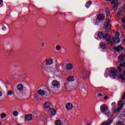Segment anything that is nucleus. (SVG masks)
Listing matches in <instances>:
<instances>
[{"instance_id":"nucleus-1","label":"nucleus","mask_w":125,"mask_h":125,"mask_svg":"<svg viewBox=\"0 0 125 125\" xmlns=\"http://www.w3.org/2000/svg\"><path fill=\"white\" fill-rule=\"evenodd\" d=\"M54 61L52 59H47L45 60V64H44V69L48 74H50L51 71H53L54 69L52 66H50L53 64Z\"/></svg>"},{"instance_id":"nucleus-2","label":"nucleus","mask_w":125,"mask_h":125,"mask_svg":"<svg viewBox=\"0 0 125 125\" xmlns=\"http://www.w3.org/2000/svg\"><path fill=\"white\" fill-rule=\"evenodd\" d=\"M104 39L107 42H110L111 44L113 43V42L115 43L120 42V38H115L113 37L112 39L111 40V37L109 34H105L104 35Z\"/></svg>"},{"instance_id":"nucleus-3","label":"nucleus","mask_w":125,"mask_h":125,"mask_svg":"<svg viewBox=\"0 0 125 125\" xmlns=\"http://www.w3.org/2000/svg\"><path fill=\"white\" fill-rule=\"evenodd\" d=\"M111 21L110 19H107L104 26V29L105 30V32H109L111 30Z\"/></svg>"},{"instance_id":"nucleus-4","label":"nucleus","mask_w":125,"mask_h":125,"mask_svg":"<svg viewBox=\"0 0 125 125\" xmlns=\"http://www.w3.org/2000/svg\"><path fill=\"white\" fill-rule=\"evenodd\" d=\"M38 94H36L34 95V97L37 100H42V98L41 96H42L43 95H44V93H45V91L43 90L40 89L38 90Z\"/></svg>"},{"instance_id":"nucleus-5","label":"nucleus","mask_w":125,"mask_h":125,"mask_svg":"<svg viewBox=\"0 0 125 125\" xmlns=\"http://www.w3.org/2000/svg\"><path fill=\"white\" fill-rule=\"evenodd\" d=\"M110 77L113 78V79H116L118 76V70L116 68L112 67L110 70L109 73Z\"/></svg>"},{"instance_id":"nucleus-6","label":"nucleus","mask_w":125,"mask_h":125,"mask_svg":"<svg viewBox=\"0 0 125 125\" xmlns=\"http://www.w3.org/2000/svg\"><path fill=\"white\" fill-rule=\"evenodd\" d=\"M100 109L103 113L104 114H109V110H108V106L106 104H102L101 106Z\"/></svg>"},{"instance_id":"nucleus-7","label":"nucleus","mask_w":125,"mask_h":125,"mask_svg":"<svg viewBox=\"0 0 125 125\" xmlns=\"http://www.w3.org/2000/svg\"><path fill=\"white\" fill-rule=\"evenodd\" d=\"M125 104V102L123 100L119 101L118 102L117 105L118 107L117 108L118 111H121L122 109H123V107H124V105Z\"/></svg>"},{"instance_id":"nucleus-8","label":"nucleus","mask_w":125,"mask_h":125,"mask_svg":"<svg viewBox=\"0 0 125 125\" xmlns=\"http://www.w3.org/2000/svg\"><path fill=\"white\" fill-rule=\"evenodd\" d=\"M43 107L44 109H46V110H48V111H49V110H52V104L50 102H46L44 103Z\"/></svg>"},{"instance_id":"nucleus-9","label":"nucleus","mask_w":125,"mask_h":125,"mask_svg":"<svg viewBox=\"0 0 125 125\" xmlns=\"http://www.w3.org/2000/svg\"><path fill=\"white\" fill-rule=\"evenodd\" d=\"M25 121H27L28 122H30V121H32V120H33V115L32 114L25 115Z\"/></svg>"},{"instance_id":"nucleus-10","label":"nucleus","mask_w":125,"mask_h":125,"mask_svg":"<svg viewBox=\"0 0 125 125\" xmlns=\"http://www.w3.org/2000/svg\"><path fill=\"white\" fill-rule=\"evenodd\" d=\"M51 97V94L49 91L45 92L44 94V98L45 99H48Z\"/></svg>"},{"instance_id":"nucleus-11","label":"nucleus","mask_w":125,"mask_h":125,"mask_svg":"<svg viewBox=\"0 0 125 125\" xmlns=\"http://www.w3.org/2000/svg\"><path fill=\"white\" fill-rule=\"evenodd\" d=\"M60 84V82L56 80H55L52 82V85L54 87L58 86Z\"/></svg>"},{"instance_id":"nucleus-12","label":"nucleus","mask_w":125,"mask_h":125,"mask_svg":"<svg viewBox=\"0 0 125 125\" xmlns=\"http://www.w3.org/2000/svg\"><path fill=\"white\" fill-rule=\"evenodd\" d=\"M104 18H105V15L103 14H99L98 15L97 19L99 21L103 20V19H104Z\"/></svg>"},{"instance_id":"nucleus-13","label":"nucleus","mask_w":125,"mask_h":125,"mask_svg":"<svg viewBox=\"0 0 125 125\" xmlns=\"http://www.w3.org/2000/svg\"><path fill=\"white\" fill-rule=\"evenodd\" d=\"M114 49L116 51H122V50H124V47L122 46V45H119L117 47H115Z\"/></svg>"},{"instance_id":"nucleus-14","label":"nucleus","mask_w":125,"mask_h":125,"mask_svg":"<svg viewBox=\"0 0 125 125\" xmlns=\"http://www.w3.org/2000/svg\"><path fill=\"white\" fill-rule=\"evenodd\" d=\"M59 67H60V65L58 63L56 64V66L55 67L52 66V68L54 69L51 71V73H55L57 69H59Z\"/></svg>"},{"instance_id":"nucleus-15","label":"nucleus","mask_w":125,"mask_h":125,"mask_svg":"<svg viewBox=\"0 0 125 125\" xmlns=\"http://www.w3.org/2000/svg\"><path fill=\"white\" fill-rule=\"evenodd\" d=\"M66 108L67 110H71L73 108V105L71 103H68L66 104Z\"/></svg>"},{"instance_id":"nucleus-16","label":"nucleus","mask_w":125,"mask_h":125,"mask_svg":"<svg viewBox=\"0 0 125 125\" xmlns=\"http://www.w3.org/2000/svg\"><path fill=\"white\" fill-rule=\"evenodd\" d=\"M80 72L83 78H85L87 76V75L86 74V70H81Z\"/></svg>"},{"instance_id":"nucleus-17","label":"nucleus","mask_w":125,"mask_h":125,"mask_svg":"<svg viewBox=\"0 0 125 125\" xmlns=\"http://www.w3.org/2000/svg\"><path fill=\"white\" fill-rule=\"evenodd\" d=\"M68 82H74L75 81V77L73 76H70L67 78Z\"/></svg>"},{"instance_id":"nucleus-18","label":"nucleus","mask_w":125,"mask_h":125,"mask_svg":"<svg viewBox=\"0 0 125 125\" xmlns=\"http://www.w3.org/2000/svg\"><path fill=\"white\" fill-rule=\"evenodd\" d=\"M113 122L112 119H110L108 122H104L101 125H111L112 122Z\"/></svg>"},{"instance_id":"nucleus-19","label":"nucleus","mask_w":125,"mask_h":125,"mask_svg":"<svg viewBox=\"0 0 125 125\" xmlns=\"http://www.w3.org/2000/svg\"><path fill=\"white\" fill-rule=\"evenodd\" d=\"M73 69V64L69 63L66 65V70H72Z\"/></svg>"},{"instance_id":"nucleus-20","label":"nucleus","mask_w":125,"mask_h":125,"mask_svg":"<svg viewBox=\"0 0 125 125\" xmlns=\"http://www.w3.org/2000/svg\"><path fill=\"white\" fill-rule=\"evenodd\" d=\"M111 4L113 5H119L120 3L118 1V0H113L111 2Z\"/></svg>"},{"instance_id":"nucleus-21","label":"nucleus","mask_w":125,"mask_h":125,"mask_svg":"<svg viewBox=\"0 0 125 125\" xmlns=\"http://www.w3.org/2000/svg\"><path fill=\"white\" fill-rule=\"evenodd\" d=\"M24 87L23 86V84H19L17 85V89L21 91L23 90Z\"/></svg>"},{"instance_id":"nucleus-22","label":"nucleus","mask_w":125,"mask_h":125,"mask_svg":"<svg viewBox=\"0 0 125 125\" xmlns=\"http://www.w3.org/2000/svg\"><path fill=\"white\" fill-rule=\"evenodd\" d=\"M98 36L99 39H104V34H103V33H102V32H99L98 34Z\"/></svg>"},{"instance_id":"nucleus-23","label":"nucleus","mask_w":125,"mask_h":125,"mask_svg":"<svg viewBox=\"0 0 125 125\" xmlns=\"http://www.w3.org/2000/svg\"><path fill=\"white\" fill-rule=\"evenodd\" d=\"M120 79L122 80L123 82L125 83V75L124 74H121L119 76Z\"/></svg>"},{"instance_id":"nucleus-24","label":"nucleus","mask_w":125,"mask_h":125,"mask_svg":"<svg viewBox=\"0 0 125 125\" xmlns=\"http://www.w3.org/2000/svg\"><path fill=\"white\" fill-rule=\"evenodd\" d=\"M100 45L101 47V48H103V49H106V45L105 43L103 42H102L100 43Z\"/></svg>"},{"instance_id":"nucleus-25","label":"nucleus","mask_w":125,"mask_h":125,"mask_svg":"<svg viewBox=\"0 0 125 125\" xmlns=\"http://www.w3.org/2000/svg\"><path fill=\"white\" fill-rule=\"evenodd\" d=\"M49 111L51 112L52 115H55L56 114V110L54 109L53 107H52V109H49Z\"/></svg>"},{"instance_id":"nucleus-26","label":"nucleus","mask_w":125,"mask_h":125,"mask_svg":"<svg viewBox=\"0 0 125 125\" xmlns=\"http://www.w3.org/2000/svg\"><path fill=\"white\" fill-rule=\"evenodd\" d=\"M90 5H91V1H89L88 2H87L85 4V6L86 7H87V8H88V7H89L90 6Z\"/></svg>"},{"instance_id":"nucleus-27","label":"nucleus","mask_w":125,"mask_h":125,"mask_svg":"<svg viewBox=\"0 0 125 125\" xmlns=\"http://www.w3.org/2000/svg\"><path fill=\"white\" fill-rule=\"evenodd\" d=\"M15 93H16V97H21V96H20V92H19V91H17V90L16 91Z\"/></svg>"},{"instance_id":"nucleus-28","label":"nucleus","mask_w":125,"mask_h":125,"mask_svg":"<svg viewBox=\"0 0 125 125\" xmlns=\"http://www.w3.org/2000/svg\"><path fill=\"white\" fill-rule=\"evenodd\" d=\"M105 11L106 13L107 16H108V17H109V16H110V11H109V9L106 8L105 9Z\"/></svg>"},{"instance_id":"nucleus-29","label":"nucleus","mask_w":125,"mask_h":125,"mask_svg":"<svg viewBox=\"0 0 125 125\" xmlns=\"http://www.w3.org/2000/svg\"><path fill=\"white\" fill-rule=\"evenodd\" d=\"M56 50H58V51L61 50V46H60V45H57L56 46Z\"/></svg>"},{"instance_id":"nucleus-30","label":"nucleus","mask_w":125,"mask_h":125,"mask_svg":"<svg viewBox=\"0 0 125 125\" xmlns=\"http://www.w3.org/2000/svg\"><path fill=\"white\" fill-rule=\"evenodd\" d=\"M13 93H14L13 91H12V90H9V91H8L7 95L11 96L12 95V94H13Z\"/></svg>"},{"instance_id":"nucleus-31","label":"nucleus","mask_w":125,"mask_h":125,"mask_svg":"<svg viewBox=\"0 0 125 125\" xmlns=\"http://www.w3.org/2000/svg\"><path fill=\"white\" fill-rule=\"evenodd\" d=\"M118 6H119V5H115L113 6V9L114 11H116V10H117Z\"/></svg>"},{"instance_id":"nucleus-32","label":"nucleus","mask_w":125,"mask_h":125,"mask_svg":"<svg viewBox=\"0 0 125 125\" xmlns=\"http://www.w3.org/2000/svg\"><path fill=\"white\" fill-rule=\"evenodd\" d=\"M13 115L15 116V117H17L18 116V111H14L13 112Z\"/></svg>"},{"instance_id":"nucleus-33","label":"nucleus","mask_w":125,"mask_h":125,"mask_svg":"<svg viewBox=\"0 0 125 125\" xmlns=\"http://www.w3.org/2000/svg\"><path fill=\"white\" fill-rule=\"evenodd\" d=\"M1 119H4L5 117H6V114L5 113H1L0 114Z\"/></svg>"},{"instance_id":"nucleus-34","label":"nucleus","mask_w":125,"mask_h":125,"mask_svg":"<svg viewBox=\"0 0 125 125\" xmlns=\"http://www.w3.org/2000/svg\"><path fill=\"white\" fill-rule=\"evenodd\" d=\"M122 13H123V9H120L119 10V12L118 13V15H119V16H121V15H122Z\"/></svg>"},{"instance_id":"nucleus-35","label":"nucleus","mask_w":125,"mask_h":125,"mask_svg":"<svg viewBox=\"0 0 125 125\" xmlns=\"http://www.w3.org/2000/svg\"><path fill=\"white\" fill-rule=\"evenodd\" d=\"M56 125H61V121L60 120H57L55 123Z\"/></svg>"},{"instance_id":"nucleus-36","label":"nucleus","mask_w":125,"mask_h":125,"mask_svg":"<svg viewBox=\"0 0 125 125\" xmlns=\"http://www.w3.org/2000/svg\"><path fill=\"white\" fill-rule=\"evenodd\" d=\"M117 125H124V123H122L121 121H118L116 123Z\"/></svg>"},{"instance_id":"nucleus-37","label":"nucleus","mask_w":125,"mask_h":125,"mask_svg":"<svg viewBox=\"0 0 125 125\" xmlns=\"http://www.w3.org/2000/svg\"><path fill=\"white\" fill-rule=\"evenodd\" d=\"M119 60H123L124 59V55H120V56L119 57Z\"/></svg>"},{"instance_id":"nucleus-38","label":"nucleus","mask_w":125,"mask_h":125,"mask_svg":"<svg viewBox=\"0 0 125 125\" xmlns=\"http://www.w3.org/2000/svg\"><path fill=\"white\" fill-rule=\"evenodd\" d=\"M2 30L3 31H5V30H6V27H5L3 24L2 25Z\"/></svg>"},{"instance_id":"nucleus-39","label":"nucleus","mask_w":125,"mask_h":125,"mask_svg":"<svg viewBox=\"0 0 125 125\" xmlns=\"http://www.w3.org/2000/svg\"><path fill=\"white\" fill-rule=\"evenodd\" d=\"M117 69H118L119 72H122V68H121V66H118Z\"/></svg>"},{"instance_id":"nucleus-40","label":"nucleus","mask_w":125,"mask_h":125,"mask_svg":"<svg viewBox=\"0 0 125 125\" xmlns=\"http://www.w3.org/2000/svg\"><path fill=\"white\" fill-rule=\"evenodd\" d=\"M122 98V100H124L125 99V92H124V94L123 95Z\"/></svg>"},{"instance_id":"nucleus-41","label":"nucleus","mask_w":125,"mask_h":125,"mask_svg":"<svg viewBox=\"0 0 125 125\" xmlns=\"http://www.w3.org/2000/svg\"><path fill=\"white\" fill-rule=\"evenodd\" d=\"M125 62L120 64V67H125Z\"/></svg>"},{"instance_id":"nucleus-42","label":"nucleus","mask_w":125,"mask_h":125,"mask_svg":"<svg viewBox=\"0 0 125 125\" xmlns=\"http://www.w3.org/2000/svg\"><path fill=\"white\" fill-rule=\"evenodd\" d=\"M99 20H97V21H96V22L95 23V24H96V25H98V24H99Z\"/></svg>"},{"instance_id":"nucleus-43","label":"nucleus","mask_w":125,"mask_h":125,"mask_svg":"<svg viewBox=\"0 0 125 125\" xmlns=\"http://www.w3.org/2000/svg\"><path fill=\"white\" fill-rule=\"evenodd\" d=\"M112 107H115V105H116V103L114 102L111 104Z\"/></svg>"},{"instance_id":"nucleus-44","label":"nucleus","mask_w":125,"mask_h":125,"mask_svg":"<svg viewBox=\"0 0 125 125\" xmlns=\"http://www.w3.org/2000/svg\"><path fill=\"white\" fill-rule=\"evenodd\" d=\"M12 50H11V49L7 50L8 53H10V52H12Z\"/></svg>"},{"instance_id":"nucleus-45","label":"nucleus","mask_w":125,"mask_h":125,"mask_svg":"<svg viewBox=\"0 0 125 125\" xmlns=\"http://www.w3.org/2000/svg\"><path fill=\"white\" fill-rule=\"evenodd\" d=\"M122 22H123V23H125V18L122 19Z\"/></svg>"},{"instance_id":"nucleus-46","label":"nucleus","mask_w":125,"mask_h":125,"mask_svg":"<svg viewBox=\"0 0 125 125\" xmlns=\"http://www.w3.org/2000/svg\"><path fill=\"white\" fill-rule=\"evenodd\" d=\"M104 100H107V99H108V96H105L104 98Z\"/></svg>"},{"instance_id":"nucleus-47","label":"nucleus","mask_w":125,"mask_h":125,"mask_svg":"<svg viewBox=\"0 0 125 125\" xmlns=\"http://www.w3.org/2000/svg\"><path fill=\"white\" fill-rule=\"evenodd\" d=\"M116 36H117V37H119V36H120V33H119V32H116Z\"/></svg>"},{"instance_id":"nucleus-48","label":"nucleus","mask_w":125,"mask_h":125,"mask_svg":"<svg viewBox=\"0 0 125 125\" xmlns=\"http://www.w3.org/2000/svg\"><path fill=\"white\" fill-rule=\"evenodd\" d=\"M1 96H2V92L0 91V97H1Z\"/></svg>"},{"instance_id":"nucleus-49","label":"nucleus","mask_w":125,"mask_h":125,"mask_svg":"<svg viewBox=\"0 0 125 125\" xmlns=\"http://www.w3.org/2000/svg\"><path fill=\"white\" fill-rule=\"evenodd\" d=\"M103 95L101 94H100L98 95V96H103Z\"/></svg>"},{"instance_id":"nucleus-50","label":"nucleus","mask_w":125,"mask_h":125,"mask_svg":"<svg viewBox=\"0 0 125 125\" xmlns=\"http://www.w3.org/2000/svg\"><path fill=\"white\" fill-rule=\"evenodd\" d=\"M2 2V0H0V4Z\"/></svg>"},{"instance_id":"nucleus-51","label":"nucleus","mask_w":125,"mask_h":125,"mask_svg":"<svg viewBox=\"0 0 125 125\" xmlns=\"http://www.w3.org/2000/svg\"><path fill=\"white\" fill-rule=\"evenodd\" d=\"M87 125H91V124H90V123H87Z\"/></svg>"},{"instance_id":"nucleus-52","label":"nucleus","mask_w":125,"mask_h":125,"mask_svg":"<svg viewBox=\"0 0 125 125\" xmlns=\"http://www.w3.org/2000/svg\"><path fill=\"white\" fill-rule=\"evenodd\" d=\"M106 0V1H111V0Z\"/></svg>"},{"instance_id":"nucleus-53","label":"nucleus","mask_w":125,"mask_h":125,"mask_svg":"<svg viewBox=\"0 0 125 125\" xmlns=\"http://www.w3.org/2000/svg\"><path fill=\"white\" fill-rule=\"evenodd\" d=\"M42 45H44V43H42Z\"/></svg>"},{"instance_id":"nucleus-54","label":"nucleus","mask_w":125,"mask_h":125,"mask_svg":"<svg viewBox=\"0 0 125 125\" xmlns=\"http://www.w3.org/2000/svg\"><path fill=\"white\" fill-rule=\"evenodd\" d=\"M42 69H43V67H42V66H41Z\"/></svg>"},{"instance_id":"nucleus-55","label":"nucleus","mask_w":125,"mask_h":125,"mask_svg":"<svg viewBox=\"0 0 125 125\" xmlns=\"http://www.w3.org/2000/svg\"><path fill=\"white\" fill-rule=\"evenodd\" d=\"M0 125H1V122H0Z\"/></svg>"},{"instance_id":"nucleus-56","label":"nucleus","mask_w":125,"mask_h":125,"mask_svg":"<svg viewBox=\"0 0 125 125\" xmlns=\"http://www.w3.org/2000/svg\"><path fill=\"white\" fill-rule=\"evenodd\" d=\"M65 125H68V124L66 123V124H65Z\"/></svg>"}]
</instances>
